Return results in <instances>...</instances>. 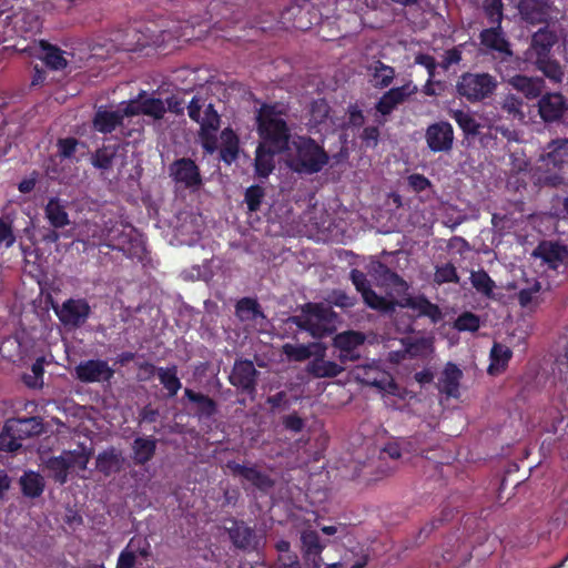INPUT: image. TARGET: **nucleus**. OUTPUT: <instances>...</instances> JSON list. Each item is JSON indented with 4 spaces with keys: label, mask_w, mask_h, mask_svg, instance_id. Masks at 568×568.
<instances>
[{
    "label": "nucleus",
    "mask_w": 568,
    "mask_h": 568,
    "mask_svg": "<svg viewBox=\"0 0 568 568\" xmlns=\"http://www.w3.org/2000/svg\"><path fill=\"white\" fill-rule=\"evenodd\" d=\"M403 308H409L416 312L417 317H426L432 324L439 323L444 315L440 307L430 302L427 296L419 294L416 296L408 295L397 303Z\"/></svg>",
    "instance_id": "nucleus-23"
},
{
    "label": "nucleus",
    "mask_w": 568,
    "mask_h": 568,
    "mask_svg": "<svg viewBox=\"0 0 568 568\" xmlns=\"http://www.w3.org/2000/svg\"><path fill=\"white\" fill-rule=\"evenodd\" d=\"M479 40L487 52L491 53L494 58L499 59L496 64L497 71L498 67L505 69L511 63L519 64V60L514 54L511 44L501 26H491L483 29L479 33Z\"/></svg>",
    "instance_id": "nucleus-7"
},
{
    "label": "nucleus",
    "mask_w": 568,
    "mask_h": 568,
    "mask_svg": "<svg viewBox=\"0 0 568 568\" xmlns=\"http://www.w3.org/2000/svg\"><path fill=\"white\" fill-rule=\"evenodd\" d=\"M55 315L65 327L79 328L89 320L91 306L85 298H68L60 307H54Z\"/></svg>",
    "instance_id": "nucleus-11"
},
{
    "label": "nucleus",
    "mask_w": 568,
    "mask_h": 568,
    "mask_svg": "<svg viewBox=\"0 0 568 568\" xmlns=\"http://www.w3.org/2000/svg\"><path fill=\"white\" fill-rule=\"evenodd\" d=\"M335 317L336 314L331 307L308 302L301 307V314L291 316L290 321L314 338H323L334 332Z\"/></svg>",
    "instance_id": "nucleus-3"
},
{
    "label": "nucleus",
    "mask_w": 568,
    "mask_h": 568,
    "mask_svg": "<svg viewBox=\"0 0 568 568\" xmlns=\"http://www.w3.org/2000/svg\"><path fill=\"white\" fill-rule=\"evenodd\" d=\"M75 378L85 384L110 382L114 376V369L103 359H88L80 362L74 367Z\"/></svg>",
    "instance_id": "nucleus-18"
},
{
    "label": "nucleus",
    "mask_w": 568,
    "mask_h": 568,
    "mask_svg": "<svg viewBox=\"0 0 568 568\" xmlns=\"http://www.w3.org/2000/svg\"><path fill=\"white\" fill-rule=\"evenodd\" d=\"M185 397L195 405L194 415L199 418H211L217 413V403L207 395L185 388Z\"/></svg>",
    "instance_id": "nucleus-32"
},
{
    "label": "nucleus",
    "mask_w": 568,
    "mask_h": 568,
    "mask_svg": "<svg viewBox=\"0 0 568 568\" xmlns=\"http://www.w3.org/2000/svg\"><path fill=\"white\" fill-rule=\"evenodd\" d=\"M43 432V420L39 416L9 418L0 433V450L17 452L22 440Z\"/></svg>",
    "instance_id": "nucleus-6"
},
{
    "label": "nucleus",
    "mask_w": 568,
    "mask_h": 568,
    "mask_svg": "<svg viewBox=\"0 0 568 568\" xmlns=\"http://www.w3.org/2000/svg\"><path fill=\"white\" fill-rule=\"evenodd\" d=\"M285 153L287 168L304 175L320 173L331 159L323 143L308 135H296Z\"/></svg>",
    "instance_id": "nucleus-1"
},
{
    "label": "nucleus",
    "mask_w": 568,
    "mask_h": 568,
    "mask_svg": "<svg viewBox=\"0 0 568 568\" xmlns=\"http://www.w3.org/2000/svg\"><path fill=\"white\" fill-rule=\"evenodd\" d=\"M462 377L460 368L452 362L447 363L439 379V390L449 397L457 398Z\"/></svg>",
    "instance_id": "nucleus-31"
},
{
    "label": "nucleus",
    "mask_w": 568,
    "mask_h": 568,
    "mask_svg": "<svg viewBox=\"0 0 568 568\" xmlns=\"http://www.w3.org/2000/svg\"><path fill=\"white\" fill-rule=\"evenodd\" d=\"M79 141L73 138H61L57 141V148H58V155L61 159H71L74 156L77 152Z\"/></svg>",
    "instance_id": "nucleus-60"
},
{
    "label": "nucleus",
    "mask_w": 568,
    "mask_h": 568,
    "mask_svg": "<svg viewBox=\"0 0 568 568\" xmlns=\"http://www.w3.org/2000/svg\"><path fill=\"white\" fill-rule=\"evenodd\" d=\"M301 552L307 568H321L323 565L322 552L326 542L321 540L318 532L314 529H304L301 532Z\"/></svg>",
    "instance_id": "nucleus-19"
},
{
    "label": "nucleus",
    "mask_w": 568,
    "mask_h": 568,
    "mask_svg": "<svg viewBox=\"0 0 568 568\" xmlns=\"http://www.w3.org/2000/svg\"><path fill=\"white\" fill-rule=\"evenodd\" d=\"M275 549L277 551V562L283 568H298L300 559L297 554L292 550L291 544L287 540H278L275 544Z\"/></svg>",
    "instance_id": "nucleus-46"
},
{
    "label": "nucleus",
    "mask_w": 568,
    "mask_h": 568,
    "mask_svg": "<svg viewBox=\"0 0 568 568\" xmlns=\"http://www.w3.org/2000/svg\"><path fill=\"white\" fill-rule=\"evenodd\" d=\"M452 517V510L443 509L442 516L439 518H434L425 526H423L416 537L415 545H419L426 540V538L439 526L443 525L444 521H447Z\"/></svg>",
    "instance_id": "nucleus-56"
},
{
    "label": "nucleus",
    "mask_w": 568,
    "mask_h": 568,
    "mask_svg": "<svg viewBox=\"0 0 568 568\" xmlns=\"http://www.w3.org/2000/svg\"><path fill=\"white\" fill-rule=\"evenodd\" d=\"M544 158L545 171L538 176L544 186L560 187L568 185V140L552 141Z\"/></svg>",
    "instance_id": "nucleus-5"
},
{
    "label": "nucleus",
    "mask_w": 568,
    "mask_h": 568,
    "mask_svg": "<svg viewBox=\"0 0 568 568\" xmlns=\"http://www.w3.org/2000/svg\"><path fill=\"white\" fill-rule=\"evenodd\" d=\"M453 327L458 332L475 333L480 327V318L477 314L465 311L454 321Z\"/></svg>",
    "instance_id": "nucleus-52"
},
{
    "label": "nucleus",
    "mask_w": 568,
    "mask_h": 568,
    "mask_svg": "<svg viewBox=\"0 0 568 568\" xmlns=\"http://www.w3.org/2000/svg\"><path fill=\"white\" fill-rule=\"evenodd\" d=\"M417 91V87L412 81L400 87L390 88L378 99L375 104V110L382 116H388L412 95H415Z\"/></svg>",
    "instance_id": "nucleus-16"
},
{
    "label": "nucleus",
    "mask_w": 568,
    "mask_h": 568,
    "mask_svg": "<svg viewBox=\"0 0 568 568\" xmlns=\"http://www.w3.org/2000/svg\"><path fill=\"white\" fill-rule=\"evenodd\" d=\"M155 452L156 440L153 437H136L132 443V458L138 466L149 463Z\"/></svg>",
    "instance_id": "nucleus-35"
},
{
    "label": "nucleus",
    "mask_w": 568,
    "mask_h": 568,
    "mask_svg": "<svg viewBox=\"0 0 568 568\" xmlns=\"http://www.w3.org/2000/svg\"><path fill=\"white\" fill-rule=\"evenodd\" d=\"M20 485L22 494L29 498H37L41 496L44 490L43 478L34 471L24 473L20 478Z\"/></svg>",
    "instance_id": "nucleus-43"
},
{
    "label": "nucleus",
    "mask_w": 568,
    "mask_h": 568,
    "mask_svg": "<svg viewBox=\"0 0 568 568\" xmlns=\"http://www.w3.org/2000/svg\"><path fill=\"white\" fill-rule=\"evenodd\" d=\"M425 139L430 151L449 152L454 143V129L446 121L433 123L426 129Z\"/></svg>",
    "instance_id": "nucleus-20"
},
{
    "label": "nucleus",
    "mask_w": 568,
    "mask_h": 568,
    "mask_svg": "<svg viewBox=\"0 0 568 568\" xmlns=\"http://www.w3.org/2000/svg\"><path fill=\"white\" fill-rule=\"evenodd\" d=\"M124 114L121 111H109L99 109L93 116V129L99 133H112L118 126L123 124Z\"/></svg>",
    "instance_id": "nucleus-30"
},
{
    "label": "nucleus",
    "mask_w": 568,
    "mask_h": 568,
    "mask_svg": "<svg viewBox=\"0 0 568 568\" xmlns=\"http://www.w3.org/2000/svg\"><path fill=\"white\" fill-rule=\"evenodd\" d=\"M371 70L375 88H388L395 79V69L379 60L375 62Z\"/></svg>",
    "instance_id": "nucleus-44"
},
{
    "label": "nucleus",
    "mask_w": 568,
    "mask_h": 568,
    "mask_svg": "<svg viewBox=\"0 0 568 568\" xmlns=\"http://www.w3.org/2000/svg\"><path fill=\"white\" fill-rule=\"evenodd\" d=\"M227 534L237 549L257 551L261 546L262 537H258L255 529L247 526L243 520H233L232 526L227 528Z\"/></svg>",
    "instance_id": "nucleus-22"
},
{
    "label": "nucleus",
    "mask_w": 568,
    "mask_h": 568,
    "mask_svg": "<svg viewBox=\"0 0 568 568\" xmlns=\"http://www.w3.org/2000/svg\"><path fill=\"white\" fill-rule=\"evenodd\" d=\"M557 41L558 37L555 31L549 30L547 27L540 28L531 37L530 45L526 52L527 59L534 62L535 60L552 55L551 50Z\"/></svg>",
    "instance_id": "nucleus-25"
},
{
    "label": "nucleus",
    "mask_w": 568,
    "mask_h": 568,
    "mask_svg": "<svg viewBox=\"0 0 568 568\" xmlns=\"http://www.w3.org/2000/svg\"><path fill=\"white\" fill-rule=\"evenodd\" d=\"M365 343L362 332L346 331L335 335L333 346L338 349L337 358L342 364L359 359V348Z\"/></svg>",
    "instance_id": "nucleus-17"
},
{
    "label": "nucleus",
    "mask_w": 568,
    "mask_h": 568,
    "mask_svg": "<svg viewBox=\"0 0 568 568\" xmlns=\"http://www.w3.org/2000/svg\"><path fill=\"white\" fill-rule=\"evenodd\" d=\"M264 196L265 190L263 186L257 184L248 186L244 193V202L247 205L248 211H258Z\"/></svg>",
    "instance_id": "nucleus-57"
},
{
    "label": "nucleus",
    "mask_w": 568,
    "mask_h": 568,
    "mask_svg": "<svg viewBox=\"0 0 568 568\" xmlns=\"http://www.w3.org/2000/svg\"><path fill=\"white\" fill-rule=\"evenodd\" d=\"M433 281L437 285L458 283L459 276L455 265L450 262L443 265H436Z\"/></svg>",
    "instance_id": "nucleus-53"
},
{
    "label": "nucleus",
    "mask_w": 568,
    "mask_h": 568,
    "mask_svg": "<svg viewBox=\"0 0 568 568\" xmlns=\"http://www.w3.org/2000/svg\"><path fill=\"white\" fill-rule=\"evenodd\" d=\"M17 50L28 53L30 57H36L44 62L51 70H62L68 65L64 58V52L57 45L50 44L44 40L39 42L33 41L32 44L19 48L18 44L13 45Z\"/></svg>",
    "instance_id": "nucleus-14"
},
{
    "label": "nucleus",
    "mask_w": 568,
    "mask_h": 568,
    "mask_svg": "<svg viewBox=\"0 0 568 568\" xmlns=\"http://www.w3.org/2000/svg\"><path fill=\"white\" fill-rule=\"evenodd\" d=\"M145 368H150L154 371L155 367L152 364H146ZM156 376L163 387L168 390L170 396H175L181 388L182 384L180 378L178 377V368L175 365L171 367H158Z\"/></svg>",
    "instance_id": "nucleus-37"
},
{
    "label": "nucleus",
    "mask_w": 568,
    "mask_h": 568,
    "mask_svg": "<svg viewBox=\"0 0 568 568\" xmlns=\"http://www.w3.org/2000/svg\"><path fill=\"white\" fill-rule=\"evenodd\" d=\"M325 349L320 347V353L306 365V372L314 378H333L338 376L344 367L333 361L324 359Z\"/></svg>",
    "instance_id": "nucleus-28"
},
{
    "label": "nucleus",
    "mask_w": 568,
    "mask_h": 568,
    "mask_svg": "<svg viewBox=\"0 0 568 568\" xmlns=\"http://www.w3.org/2000/svg\"><path fill=\"white\" fill-rule=\"evenodd\" d=\"M312 346H317V344L305 345L286 343L282 346V352L290 361L304 362L312 356Z\"/></svg>",
    "instance_id": "nucleus-51"
},
{
    "label": "nucleus",
    "mask_w": 568,
    "mask_h": 568,
    "mask_svg": "<svg viewBox=\"0 0 568 568\" xmlns=\"http://www.w3.org/2000/svg\"><path fill=\"white\" fill-rule=\"evenodd\" d=\"M44 214L51 226L54 229H62L70 224L65 207L61 204L58 197H52L48 201L44 207Z\"/></svg>",
    "instance_id": "nucleus-39"
},
{
    "label": "nucleus",
    "mask_w": 568,
    "mask_h": 568,
    "mask_svg": "<svg viewBox=\"0 0 568 568\" xmlns=\"http://www.w3.org/2000/svg\"><path fill=\"white\" fill-rule=\"evenodd\" d=\"M105 42H109L114 51L136 52L149 44V39L136 27L125 23L120 28L112 29L108 33Z\"/></svg>",
    "instance_id": "nucleus-9"
},
{
    "label": "nucleus",
    "mask_w": 568,
    "mask_h": 568,
    "mask_svg": "<svg viewBox=\"0 0 568 568\" xmlns=\"http://www.w3.org/2000/svg\"><path fill=\"white\" fill-rule=\"evenodd\" d=\"M540 291L541 284L539 281H535L529 287L521 288L517 294L519 305L521 307H527L528 305H530L535 298V295L538 294Z\"/></svg>",
    "instance_id": "nucleus-62"
},
{
    "label": "nucleus",
    "mask_w": 568,
    "mask_h": 568,
    "mask_svg": "<svg viewBox=\"0 0 568 568\" xmlns=\"http://www.w3.org/2000/svg\"><path fill=\"white\" fill-rule=\"evenodd\" d=\"M567 109L566 99L561 93L552 92L540 95L538 113L545 122L559 120Z\"/></svg>",
    "instance_id": "nucleus-26"
},
{
    "label": "nucleus",
    "mask_w": 568,
    "mask_h": 568,
    "mask_svg": "<svg viewBox=\"0 0 568 568\" xmlns=\"http://www.w3.org/2000/svg\"><path fill=\"white\" fill-rule=\"evenodd\" d=\"M68 450H63L59 456L49 457L44 462L45 468L51 473L54 481L63 485L68 480L69 469L71 468V464L69 460V456H67Z\"/></svg>",
    "instance_id": "nucleus-36"
},
{
    "label": "nucleus",
    "mask_w": 568,
    "mask_h": 568,
    "mask_svg": "<svg viewBox=\"0 0 568 568\" xmlns=\"http://www.w3.org/2000/svg\"><path fill=\"white\" fill-rule=\"evenodd\" d=\"M285 112L277 104L263 103L256 114L258 145L273 151L286 152L291 145V128L285 120Z\"/></svg>",
    "instance_id": "nucleus-2"
},
{
    "label": "nucleus",
    "mask_w": 568,
    "mask_h": 568,
    "mask_svg": "<svg viewBox=\"0 0 568 568\" xmlns=\"http://www.w3.org/2000/svg\"><path fill=\"white\" fill-rule=\"evenodd\" d=\"M456 94L470 104L486 103L498 89L497 78L488 72H464L456 82Z\"/></svg>",
    "instance_id": "nucleus-4"
},
{
    "label": "nucleus",
    "mask_w": 568,
    "mask_h": 568,
    "mask_svg": "<svg viewBox=\"0 0 568 568\" xmlns=\"http://www.w3.org/2000/svg\"><path fill=\"white\" fill-rule=\"evenodd\" d=\"M235 313L242 321L256 320L263 316L260 304L251 297L241 298L235 305Z\"/></svg>",
    "instance_id": "nucleus-48"
},
{
    "label": "nucleus",
    "mask_w": 568,
    "mask_h": 568,
    "mask_svg": "<svg viewBox=\"0 0 568 568\" xmlns=\"http://www.w3.org/2000/svg\"><path fill=\"white\" fill-rule=\"evenodd\" d=\"M312 3L307 0H297L292 3L284 12V18L292 21V27L306 31L317 23L316 12H312Z\"/></svg>",
    "instance_id": "nucleus-24"
},
{
    "label": "nucleus",
    "mask_w": 568,
    "mask_h": 568,
    "mask_svg": "<svg viewBox=\"0 0 568 568\" xmlns=\"http://www.w3.org/2000/svg\"><path fill=\"white\" fill-rule=\"evenodd\" d=\"M169 175L178 184L189 190H197L203 184L199 165L190 158H180L169 165Z\"/></svg>",
    "instance_id": "nucleus-12"
},
{
    "label": "nucleus",
    "mask_w": 568,
    "mask_h": 568,
    "mask_svg": "<svg viewBox=\"0 0 568 568\" xmlns=\"http://www.w3.org/2000/svg\"><path fill=\"white\" fill-rule=\"evenodd\" d=\"M523 100L515 94H507L501 103V109L514 119H523Z\"/></svg>",
    "instance_id": "nucleus-59"
},
{
    "label": "nucleus",
    "mask_w": 568,
    "mask_h": 568,
    "mask_svg": "<svg viewBox=\"0 0 568 568\" xmlns=\"http://www.w3.org/2000/svg\"><path fill=\"white\" fill-rule=\"evenodd\" d=\"M140 111L143 115L153 118L154 120L163 119L166 106L160 98L146 97V93L142 91L140 94Z\"/></svg>",
    "instance_id": "nucleus-41"
},
{
    "label": "nucleus",
    "mask_w": 568,
    "mask_h": 568,
    "mask_svg": "<svg viewBox=\"0 0 568 568\" xmlns=\"http://www.w3.org/2000/svg\"><path fill=\"white\" fill-rule=\"evenodd\" d=\"M135 545V537L131 538L126 547L120 552L116 561V568H143L135 558V551H131Z\"/></svg>",
    "instance_id": "nucleus-58"
},
{
    "label": "nucleus",
    "mask_w": 568,
    "mask_h": 568,
    "mask_svg": "<svg viewBox=\"0 0 568 568\" xmlns=\"http://www.w3.org/2000/svg\"><path fill=\"white\" fill-rule=\"evenodd\" d=\"M221 148L220 159L226 164H232L239 158L240 152V139L237 134L231 129L225 128L221 132Z\"/></svg>",
    "instance_id": "nucleus-34"
},
{
    "label": "nucleus",
    "mask_w": 568,
    "mask_h": 568,
    "mask_svg": "<svg viewBox=\"0 0 568 568\" xmlns=\"http://www.w3.org/2000/svg\"><path fill=\"white\" fill-rule=\"evenodd\" d=\"M331 106L326 99L320 98L312 101L310 105V123L317 126L329 118Z\"/></svg>",
    "instance_id": "nucleus-49"
},
{
    "label": "nucleus",
    "mask_w": 568,
    "mask_h": 568,
    "mask_svg": "<svg viewBox=\"0 0 568 568\" xmlns=\"http://www.w3.org/2000/svg\"><path fill=\"white\" fill-rule=\"evenodd\" d=\"M511 357L513 352L508 346L494 343L490 349V365L488 371L491 372L494 367L506 368Z\"/></svg>",
    "instance_id": "nucleus-50"
},
{
    "label": "nucleus",
    "mask_w": 568,
    "mask_h": 568,
    "mask_svg": "<svg viewBox=\"0 0 568 568\" xmlns=\"http://www.w3.org/2000/svg\"><path fill=\"white\" fill-rule=\"evenodd\" d=\"M469 280H470L473 287L478 293H480L481 295H484L486 297H493L494 288L496 287V284L486 271H484V270L473 271Z\"/></svg>",
    "instance_id": "nucleus-47"
},
{
    "label": "nucleus",
    "mask_w": 568,
    "mask_h": 568,
    "mask_svg": "<svg viewBox=\"0 0 568 568\" xmlns=\"http://www.w3.org/2000/svg\"><path fill=\"white\" fill-rule=\"evenodd\" d=\"M450 116L457 123L466 138H475L480 134V123L464 110H452Z\"/></svg>",
    "instance_id": "nucleus-40"
},
{
    "label": "nucleus",
    "mask_w": 568,
    "mask_h": 568,
    "mask_svg": "<svg viewBox=\"0 0 568 568\" xmlns=\"http://www.w3.org/2000/svg\"><path fill=\"white\" fill-rule=\"evenodd\" d=\"M283 152L273 151L270 148H265L262 145H257L255 150V160H254V170L255 175L263 180L267 179L270 174L275 169V159L276 154H282Z\"/></svg>",
    "instance_id": "nucleus-33"
},
{
    "label": "nucleus",
    "mask_w": 568,
    "mask_h": 568,
    "mask_svg": "<svg viewBox=\"0 0 568 568\" xmlns=\"http://www.w3.org/2000/svg\"><path fill=\"white\" fill-rule=\"evenodd\" d=\"M498 73L501 80L513 90L521 93L526 99L534 100L541 95L545 88V80L540 77H528L525 74H511L508 67L501 69L498 67Z\"/></svg>",
    "instance_id": "nucleus-15"
},
{
    "label": "nucleus",
    "mask_w": 568,
    "mask_h": 568,
    "mask_svg": "<svg viewBox=\"0 0 568 568\" xmlns=\"http://www.w3.org/2000/svg\"><path fill=\"white\" fill-rule=\"evenodd\" d=\"M362 297L366 306L385 314L393 313L397 305L395 301L387 300L373 290H366Z\"/></svg>",
    "instance_id": "nucleus-45"
},
{
    "label": "nucleus",
    "mask_w": 568,
    "mask_h": 568,
    "mask_svg": "<svg viewBox=\"0 0 568 568\" xmlns=\"http://www.w3.org/2000/svg\"><path fill=\"white\" fill-rule=\"evenodd\" d=\"M200 132H216L220 129L221 118L212 103H209L201 118Z\"/></svg>",
    "instance_id": "nucleus-54"
},
{
    "label": "nucleus",
    "mask_w": 568,
    "mask_h": 568,
    "mask_svg": "<svg viewBox=\"0 0 568 568\" xmlns=\"http://www.w3.org/2000/svg\"><path fill=\"white\" fill-rule=\"evenodd\" d=\"M2 20L3 29L1 34L3 42L17 37L26 40L28 37L36 34L41 28L39 17L34 12L22 8L12 13L6 10Z\"/></svg>",
    "instance_id": "nucleus-8"
},
{
    "label": "nucleus",
    "mask_w": 568,
    "mask_h": 568,
    "mask_svg": "<svg viewBox=\"0 0 568 568\" xmlns=\"http://www.w3.org/2000/svg\"><path fill=\"white\" fill-rule=\"evenodd\" d=\"M534 255L541 258L549 268L558 270L568 257V251L566 246L558 243L542 242L537 246Z\"/></svg>",
    "instance_id": "nucleus-29"
},
{
    "label": "nucleus",
    "mask_w": 568,
    "mask_h": 568,
    "mask_svg": "<svg viewBox=\"0 0 568 568\" xmlns=\"http://www.w3.org/2000/svg\"><path fill=\"white\" fill-rule=\"evenodd\" d=\"M225 468L234 478H240L242 485L250 484L255 489L266 493L275 485L274 479L256 465H242L236 460H227Z\"/></svg>",
    "instance_id": "nucleus-10"
},
{
    "label": "nucleus",
    "mask_w": 568,
    "mask_h": 568,
    "mask_svg": "<svg viewBox=\"0 0 568 568\" xmlns=\"http://www.w3.org/2000/svg\"><path fill=\"white\" fill-rule=\"evenodd\" d=\"M125 458L122 452L113 446L99 453L95 458V468L99 473L109 477L120 473L124 468Z\"/></svg>",
    "instance_id": "nucleus-27"
},
{
    "label": "nucleus",
    "mask_w": 568,
    "mask_h": 568,
    "mask_svg": "<svg viewBox=\"0 0 568 568\" xmlns=\"http://www.w3.org/2000/svg\"><path fill=\"white\" fill-rule=\"evenodd\" d=\"M258 372L250 359H236L229 376L230 383L247 394L255 393Z\"/></svg>",
    "instance_id": "nucleus-21"
},
{
    "label": "nucleus",
    "mask_w": 568,
    "mask_h": 568,
    "mask_svg": "<svg viewBox=\"0 0 568 568\" xmlns=\"http://www.w3.org/2000/svg\"><path fill=\"white\" fill-rule=\"evenodd\" d=\"M67 456H69L71 468L78 466L80 469L84 470L91 458V450H87L82 445L81 450H68Z\"/></svg>",
    "instance_id": "nucleus-61"
},
{
    "label": "nucleus",
    "mask_w": 568,
    "mask_h": 568,
    "mask_svg": "<svg viewBox=\"0 0 568 568\" xmlns=\"http://www.w3.org/2000/svg\"><path fill=\"white\" fill-rule=\"evenodd\" d=\"M374 272L377 276L389 281L395 285H405V281L394 271H392L386 264L378 262L374 267Z\"/></svg>",
    "instance_id": "nucleus-63"
},
{
    "label": "nucleus",
    "mask_w": 568,
    "mask_h": 568,
    "mask_svg": "<svg viewBox=\"0 0 568 568\" xmlns=\"http://www.w3.org/2000/svg\"><path fill=\"white\" fill-rule=\"evenodd\" d=\"M408 186L415 192L420 193L432 187V182L425 175L420 173H413L407 176Z\"/></svg>",
    "instance_id": "nucleus-64"
},
{
    "label": "nucleus",
    "mask_w": 568,
    "mask_h": 568,
    "mask_svg": "<svg viewBox=\"0 0 568 568\" xmlns=\"http://www.w3.org/2000/svg\"><path fill=\"white\" fill-rule=\"evenodd\" d=\"M483 9L489 24L501 26L504 19L501 0H484Z\"/></svg>",
    "instance_id": "nucleus-55"
},
{
    "label": "nucleus",
    "mask_w": 568,
    "mask_h": 568,
    "mask_svg": "<svg viewBox=\"0 0 568 568\" xmlns=\"http://www.w3.org/2000/svg\"><path fill=\"white\" fill-rule=\"evenodd\" d=\"M550 82L561 83L565 77L562 65L552 55L531 62Z\"/></svg>",
    "instance_id": "nucleus-38"
},
{
    "label": "nucleus",
    "mask_w": 568,
    "mask_h": 568,
    "mask_svg": "<svg viewBox=\"0 0 568 568\" xmlns=\"http://www.w3.org/2000/svg\"><path fill=\"white\" fill-rule=\"evenodd\" d=\"M353 374L355 379L363 385L373 386L392 394L397 389V384L392 375L375 363L356 366Z\"/></svg>",
    "instance_id": "nucleus-13"
},
{
    "label": "nucleus",
    "mask_w": 568,
    "mask_h": 568,
    "mask_svg": "<svg viewBox=\"0 0 568 568\" xmlns=\"http://www.w3.org/2000/svg\"><path fill=\"white\" fill-rule=\"evenodd\" d=\"M118 153L116 145H102L91 155V164L101 171H109Z\"/></svg>",
    "instance_id": "nucleus-42"
}]
</instances>
